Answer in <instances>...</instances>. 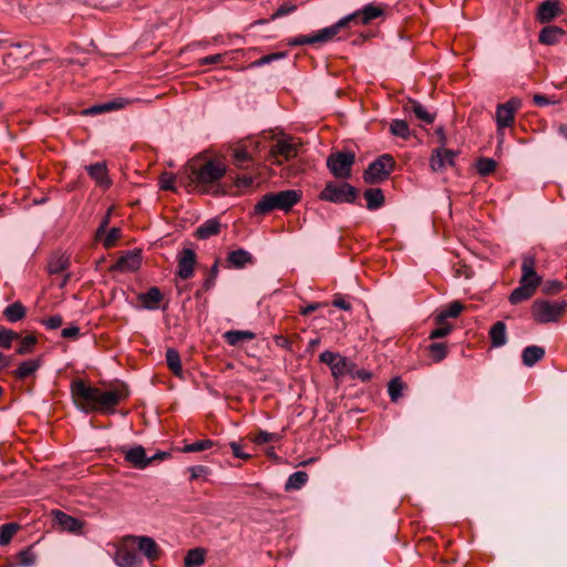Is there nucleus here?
Here are the masks:
<instances>
[{
    "label": "nucleus",
    "instance_id": "f257e3e1",
    "mask_svg": "<svg viewBox=\"0 0 567 567\" xmlns=\"http://www.w3.org/2000/svg\"><path fill=\"white\" fill-rule=\"evenodd\" d=\"M71 394L75 405L86 414L96 411H113L122 400L120 392L102 391L96 386L87 384L81 379L72 381Z\"/></svg>",
    "mask_w": 567,
    "mask_h": 567
},
{
    "label": "nucleus",
    "instance_id": "f03ea898",
    "mask_svg": "<svg viewBox=\"0 0 567 567\" xmlns=\"http://www.w3.org/2000/svg\"><path fill=\"white\" fill-rule=\"evenodd\" d=\"M226 172V165L219 159H207L203 163L190 161L184 167V173L190 184L202 193L214 195L225 193L220 190L218 183Z\"/></svg>",
    "mask_w": 567,
    "mask_h": 567
},
{
    "label": "nucleus",
    "instance_id": "7ed1b4c3",
    "mask_svg": "<svg viewBox=\"0 0 567 567\" xmlns=\"http://www.w3.org/2000/svg\"><path fill=\"white\" fill-rule=\"evenodd\" d=\"M300 199L301 193L296 189L267 193L254 206V215L265 216L275 209L287 213L298 204Z\"/></svg>",
    "mask_w": 567,
    "mask_h": 567
},
{
    "label": "nucleus",
    "instance_id": "20e7f679",
    "mask_svg": "<svg viewBox=\"0 0 567 567\" xmlns=\"http://www.w3.org/2000/svg\"><path fill=\"white\" fill-rule=\"evenodd\" d=\"M535 256L530 254L523 256L522 278L519 286L515 288L509 296L511 303L516 305L520 301L529 299L534 295L542 280V278L535 271Z\"/></svg>",
    "mask_w": 567,
    "mask_h": 567
},
{
    "label": "nucleus",
    "instance_id": "39448f33",
    "mask_svg": "<svg viewBox=\"0 0 567 567\" xmlns=\"http://www.w3.org/2000/svg\"><path fill=\"white\" fill-rule=\"evenodd\" d=\"M395 161L390 154L380 155L369 164L363 173V179L368 184H377L385 181L392 173Z\"/></svg>",
    "mask_w": 567,
    "mask_h": 567
},
{
    "label": "nucleus",
    "instance_id": "423d86ee",
    "mask_svg": "<svg viewBox=\"0 0 567 567\" xmlns=\"http://www.w3.org/2000/svg\"><path fill=\"white\" fill-rule=\"evenodd\" d=\"M358 197V189L349 183L337 185L332 182L328 183L321 190L319 198L321 200L341 204H353Z\"/></svg>",
    "mask_w": 567,
    "mask_h": 567
},
{
    "label": "nucleus",
    "instance_id": "0eeeda50",
    "mask_svg": "<svg viewBox=\"0 0 567 567\" xmlns=\"http://www.w3.org/2000/svg\"><path fill=\"white\" fill-rule=\"evenodd\" d=\"M355 162L353 152H334L327 158V167L330 173L340 179H347L351 176V168Z\"/></svg>",
    "mask_w": 567,
    "mask_h": 567
},
{
    "label": "nucleus",
    "instance_id": "6e6552de",
    "mask_svg": "<svg viewBox=\"0 0 567 567\" xmlns=\"http://www.w3.org/2000/svg\"><path fill=\"white\" fill-rule=\"evenodd\" d=\"M566 305L565 301L536 300L532 308L533 317L539 323L555 322L564 313Z\"/></svg>",
    "mask_w": 567,
    "mask_h": 567
},
{
    "label": "nucleus",
    "instance_id": "1a4fd4ad",
    "mask_svg": "<svg viewBox=\"0 0 567 567\" xmlns=\"http://www.w3.org/2000/svg\"><path fill=\"white\" fill-rule=\"evenodd\" d=\"M300 144L292 137L285 135L278 138L271 146L269 155L274 158L272 163L281 165L284 162L297 157Z\"/></svg>",
    "mask_w": 567,
    "mask_h": 567
},
{
    "label": "nucleus",
    "instance_id": "9d476101",
    "mask_svg": "<svg viewBox=\"0 0 567 567\" xmlns=\"http://www.w3.org/2000/svg\"><path fill=\"white\" fill-rule=\"evenodd\" d=\"M125 543H131L132 546L136 545L138 550L151 563L156 561L161 556V548L154 538L150 536H125Z\"/></svg>",
    "mask_w": 567,
    "mask_h": 567
},
{
    "label": "nucleus",
    "instance_id": "9b49d317",
    "mask_svg": "<svg viewBox=\"0 0 567 567\" xmlns=\"http://www.w3.org/2000/svg\"><path fill=\"white\" fill-rule=\"evenodd\" d=\"M197 256L192 248H184L177 256L176 276L187 280L194 276Z\"/></svg>",
    "mask_w": 567,
    "mask_h": 567
},
{
    "label": "nucleus",
    "instance_id": "f8f14e48",
    "mask_svg": "<svg viewBox=\"0 0 567 567\" xmlns=\"http://www.w3.org/2000/svg\"><path fill=\"white\" fill-rule=\"evenodd\" d=\"M131 543H125V537L122 545L116 549L114 561L118 567H141L143 564L142 558L137 555L134 548H130Z\"/></svg>",
    "mask_w": 567,
    "mask_h": 567
},
{
    "label": "nucleus",
    "instance_id": "ddd939ff",
    "mask_svg": "<svg viewBox=\"0 0 567 567\" xmlns=\"http://www.w3.org/2000/svg\"><path fill=\"white\" fill-rule=\"evenodd\" d=\"M520 106L522 101L517 97H512L505 104H498V130L507 127L514 122V115Z\"/></svg>",
    "mask_w": 567,
    "mask_h": 567
},
{
    "label": "nucleus",
    "instance_id": "4468645a",
    "mask_svg": "<svg viewBox=\"0 0 567 567\" xmlns=\"http://www.w3.org/2000/svg\"><path fill=\"white\" fill-rule=\"evenodd\" d=\"M456 153L447 148H436L430 157V166L434 172L442 171L454 165Z\"/></svg>",
    "mask_w": 567,
    "mask_h": 567
},
{
    "label": "nucleus",
    "instance_id": "2eb2a0df",
    "mask_svg": "<svg viewBox=\"0 0 567 567\" xmlns=\"http://www.w3.org/2000/svg\"><path fill=\"white\" fill-rule=\"evenodd\" d=\"M85 171L95 183L103 188L111 186V179L109 177L107 166L105 162H97L85 166Z\"/></svg>",
    "mask_w": 567,
    "mask_h": 567
},
{
    "label": "nucleus",
    "instance_id": "dca6fc26",
    "mask_svg": "<svg viewBox=\"0 0 567 567\" xmlns=\"http://www.w3.org/2000/svg\"><path fill=\"white\" fill-rule=\"evenodd\" d=\"M560 12L558 0H546L538 6L536 19L540 23H548Z\"/></svg>",
    "mask_w": 567,
    "mask_h": 567
},
{
    "label": "nucleus",
    "instance_id": "f3484780",
    "mask_svg": "<svg viewBox=\"0 0 567 567\" xmlns=\"http://www.w3.org/2000/svg\"><path fill=\"white\" fill-rule=\"evenodd\" d=\"M124 458L127 463L138 470H143L151 464V460H148L145 449L141 445H136L125 451Z\"/></svg>",
    "mask_w": 567,
    "mask_h": 567
},
{
    "label": "nucleus",
    "instance_id": "a211bd4d",
    "mask_svg": "<svg viewBox=\"0 0 567 567\" xmlns=\"http://www.w3.org/2000/svg\"><path fill=\"white\" fill-rule=\"evenodd\" d=\"M164 296L157 287H151L147 291L137 295V300L147 310H157Z\"/></svg>",
    "mask_w": 567,
    "mask_h": 567
},
{
    "label": "nucleus",
    "instance_id": "6ab92c4d",
    "mask_svg": "<svg viewBox=\"0 0 567 567\" xmlns=\"http://www.w3.org/2000/svg\"><path fill=\"white\" fill-rule=\"evenodd\" d=\"M328 33L329 32L323 28L315 34L298 35V37L290 38L287 40V44L290 47H298V45H305V44L326 43V42L330 41Z\"/></svg>",
    "mask_w": 567,
    "mask_h": 567
},
{
    "label": "nucleus",
    "instance_id": "aec40b11",
    "mask_svg": "<svg viewBox=\"0 0 567 567\" xmlns=\"http://www.w3.org/2000/svg\"><path fill=\"white\" fill-rule=\"evenodd\" d=\"M53 514H54L56 524H59V526L63 530L74 533V534L81 533V530L83 528V523L80 519H78L64 512H61V511H55V512H53Z\"/></svg>",
    "mask_w": 567,
    "mask_h": 567
},
{
    "label": "nucleus",
    "instance_id": "412c9836",
    "mask_svg": "<svg viewBox=\"0 0 567 567\" xmlns=\"http://www.w3.org/2000/svg\"><path fill=\"white\" fill-rule=\"evenodd\" d=\"M141 255L138 252L130 251L126 255L118 258L112 269L126 272L137 270L141 266Z\"/></svg>",
    "mask_w": 567,
    "mask_h": 567
},
{
    "label": "nucleus",
    "instance_id": "4be33fe9",
    "mask_svg": "<svg viewBox=\"0 0 567 567\" xmlns=\"http://www.w3.org/2000/svg\"><path fill=\"white\" fill-rule=\"evenodd\" d=\"M404 111L414 114L419 121L425 124H432L435 120V114L430 113L420 102L415 100H410L404 105Z\"/></svg>",
    "mask_w": 567,
    "mask_h": 567
},
{
    "label": "nucleus",
    "instance_id": "5701e85b",
    "mask_svg": "<svg viewBox=\"0 0 567 567\" xmlns=\"http://www.w3.org/2000/svg\"><path fill=\"white\" fill-rule=\"evenodd\" d=\"M352 24H355V25L361 24L359 10L341 18L338 22H336L334 24L327 27L324 29L329 32L328 33L329 40H332L339 33V31L341 29L348 28Z\"/></svg>",
    "mask_w": 567,
    "mask_h": 567
},
{
    "label": "nucleus",
    "instance_id": "b1692460",
    "mask_svg": "<svg viewBox=\"0 0 567 567\" xmlns=\"http://www.w3.org/2000/svg\"><path fill=\"white\" fill-rule=\"evenodd\" d=\"M127 103L128 102L126 100L118 97V99H115V100H112V101H109V102H105L102 104L93 105V106L84 110L83 113L86 115H96V114L122 109Z\"/></svg>",
    "mask_w": 567,
    "mask_h": 567
},
{
    "label": "nucleus",
    "instance_id": "393cba45",
    "mask_svg": "<svg viewBox=\"0 0 567 567\" xmlns=\"http://www.w3.org/2000/svg\"><path fill=\"white\" fill-rule=\"evenodd\" d=\"M227 262L234 268H244L254 262V257L249 251L239 248L228 254Z\"/></svg>",
    "mask_w": 567,
    "mask_h": 567
},
{
    "label": "nucleus",
    "instance_id": "a878e982",
    "mask_svg": "<svg viewBox=\"0 0 567 567\" xmlns=\"http://www.w3.org/2000/svg\"><path fill=\"white\" fill-rule=\"evenodd\" d=\"M220 231V223L216 218H212L197 227L195 237L200 240L208 239L212 236L218 235Z\"/></svg>",
    "mask_w": 567,
    "mask_h": 567
},
{
    "label": "nucleus",
    "instance_id": "bb28decb",
    "mask_svg": "<svg viewBox=\"0 0 567 567\" xmlns=\"http://www.w3.org/2000/svg\"><path fill=\"white\" fill-rule=\"evenodd\" d=\"M564 35V30L557 25H547L539 32V42L546 45H553L559 42Z\"/></svg>",
    "mask_w": 567,
    "mask_h": 567
},
{
    "label": "nucleus",
    "instance_id": "cd10ccee",
    "mask_svg": "<svg viewBox=\"0 0 567 567\" xmlns=\"http://www.w3.org/2000/svg\"><path fill=\"white\" fill-rule=\"evenodd\" d=\"M256 338L252 331L230 330L224 333V339L229 346H239L244 341H250Z\"/></svg>",
    "mask_w": 567,
    "mask_h": 567
},
{
    "label": "nucleus",
    "instance_id": "c85d7f7f",
    "mask_svg": "<svg viewBox=\"0 0 567 567\" xmlns=\"http://www.w3.org/2000/svg\"><path fill=\"white\" fill-rule=\"evenodd\" d=\"M363 196L369 210L379 209L384 204V195L381 188H368L364 190Z\"/></svg>",
    "mask_w": 567,
    "mask_h": 567
},
{
    "label": "nucleus",
    "instance_id": "c756f323",
    "mask_svg": "<svg viewBox=\"0 0 567 567\" xmlns=\"http://www.w3.org/2000/svg\"><path fill=\"white\" fill-rule=\"evenodd\" d=\"M545 355V350L538 346H529L523 350L522 360L526 367H533Z\"/></svg>",
    "mask_w": 567,
    "mask_h": 567
},
{
    "label": "nucleus",
    "instance_id": "7c9ffc66",
    "mask_svg": "<svg viewBox=\"0 0 567 567\" xmlns=\"http://www.w3.org/2000/svg\"><path fill=\"white\" fill-rule=\"evenodd\" d=\"M464 309V305L455 300L451 302L445 309H442L435 317L436 324H443L447 318H456Z\"/></svg>",
    "mask_w": 567,
    "mask_h": 567
},
{
    "label": "nucleus",
    "instance_id": "2f4dec72",
    "mask_svg": "<svg viewBox=\"0 0 567 567\" xmlns=\"http://www.w3.org/2000/svg\"><path fill=\"white\" fill-rule=\"evenodd\" d=\"M360 23L369 24L372 20H375L384 14L383 9L374 3H368L359 10Z\"/></svg>",
    "mask_w": 567,
    "mask_h": 567
},
{
    "label": "nucleus",
    "instance_id": "473e14b6",
    "mask_svg": "<svg viewBox=\"0 0 567 567\" xmlns=\"http://www.w3.org/2000/svg\"><path fill=\"white\" fill-rule=\"evenodd\" d=\"M41 367L40 360H27L20 363L14 371V375L19 380H24L35 373Z\"/></svg>",
    "mask_w": 567,
    "mask_h": 567
},
{
    "label": "nucleus",
    "instance_id": "72a5a7b5",
    "mask_svg": "<svg viewBox=\"0 0 567 567\" xmlns=\"http://www.w3.org/2000/svg\"><path fill=\"white\" fill-rule=\"evenodd\" d=\"M165 359L168 369L174 373V375L181 378L183 375V368L178 351L174 348H168L166 350Z\"/></svg>",
    "mask_w": 567,
    "mask_h": 567
},
{
    "label": "nucleus",
    "instance_id": "f704fd0d",
    "mask_svg": "<svg viewBox=\"0 0 567 567\" xmlns=\"http://www.w3.org/2000/svg\"><path fill=\"white\" fill-rule=\"evenodd\" d=\"M25 313L27 309L20 301H16L9 305L3 310V316L10 322H17L22 320L25 317Z\"/></svg>",
    "mask_w": 567,
    "mask_h": 567
},
{
    "label": "nucleus",
    "instance_id": "c9c22d12",
    "mask_svg": "<svg viewBox=\"0 0 567 567\" xmlns=\"http://www.w3.org/2000/svg\"><path fill=\"white\" fill-rule=\"evenodd\" d=\"M206 551L203 548L189 549L184 558L185 567H200L205 563Z\"/></svg>",
    "mask_w": 567,
    "mask_h": 567
},
{
    "label": "nucleus",
    "instance_id": "e433bc0d",
    "mask_svg": "<svg viewBox=\"0 0 567 567\" xmlns=\"http://www.w3.org/2000/svg\"><path fill=\"white\" fill-rule=\"evenodd\" d=\"M390 132L392 135L401 137L403 140H409L411 136L409 124L404 120H393L390 124Z\"/></svg>",
    "mask_w": 567,
    "mask_h": 567
},
{
    "label": "nucleus",
    "instance_id": "4c0bfd02",
    "mask_svg": "<svg viewBox=\"0 0 567 567\" xmlns=\"http://www.w3.org/2000/svg\"><path fill=\"white\" fill-rule=\"evenodd\" d=\"M308 481V474L303 471L292 473L285 485L286 491L300 489Z\"/></svg>",
    "mask_w": 567,
    "mask_h": 567
},
{
    "label": "nucleus",
    "instance_id": "58836bf2",
    "mask_svg": "<svg viewBox=\"0 0 567 567\" xmlns=\"http://www.w3.org/2000/svg\"><path fill=\"white\" fill-rule=\"evenodd\" d=\"M427 350L434 362H440L447 355V346L444 342H432Z\"/></svg>",
    "mask_w": 567,
    "mask_h": 567
},
{
    "label": "nucleus",
    "instance_id": "ea45409f",
    "mask_svg": "<svg viewBox=\"0 0 567 567\" xmlns=\"http://www.w3.org/2000/svg\"><path fill=\"white\" fill-rule=\"evenodd\" d=\"M18 529H19V526L16 523H9V524L1 525L0 526V545L1 546L8 545L11 542L12 537L14 536V534L17 533Z\"/></svg>",
    "mask_w": 567,
    "mask_h": 567
},
{
    "label": "nucleus",
    "instance_id": "a19ab883",
    "mask_svg": "<svg viewBox=\"0 0 567 567\" xmlns=\"http://www.w3.org/2000/svg\"><path fill=\"white\" fill-rule=\"evenodd\" d=\"M215 444L216 443L213 440H209V439L199 440V441L193 442L190 444H186L182 449V451L184 453H196V452H202V451L212 449L213 446H215Z\"/></svg>",
    "mask_w": 567,
    "mask_h": 567
},
{
    "label": "nucleus",
    "instance_id": "79ce46f5",
    "mask_svg": "<svg viewBox=\"0 0 567 567\" xmlns=\"http://www.w3.org/2000/svg\"><path fill=\"white\" fill-rule=\"evenodd\" d=\"M234 163L239 168H247L249 163L251 162V156L249 153L243 147H236L233 151Z\"/></svg>",
    "mask_w": 567,
    "mask_h": 567
},
{
    "label": "nucleus",
    "instance_id": "37998d69",
    "mask_svg": "<svg viewBox=\"0 0 567 567\" xmlns=\"http://www.w3.org/2000/svg\"><path fill=\"white\" fill-rule=\"evenodd\" d=\"M38 340L33 334L25 336L20 340L19 347L17 348V354L24 355L33 351Z\"/></svg>",
    "mask_w": 567,
    "mask_h": 567
},
{
    "label": "nucleus",
    "instance_id": "c03bdc74",
    "mask_svg": "<svg viewBox=\"0 0 567 567\" xmlns=\"http://www.w3.org/2000/svg\"><path fill=\"white\" fill-rule=\"evenodd\" d=\"M476 169L481 176H487L496 169V162L493 158H480L476 162Z\"/></svg>",
    "mask_w": 567,
    "mask_h": 567
},
{
    "label": "nucleus",
    "instance_id": "a18cd8bd",
    "mask_svg": "<svg viewBox=\"0 0 567 567\" xmlns=\"http://www.w3.org/2000/svg\"><path fill=\"white\" fill-rule=\"evenodd\" d=\"M20 336L18 332L2 328L0 330V348L9 349L14 340L19 339Z\"/></svg>",
    "mask_w": 567,
    "mask_h": 567
},
{
    "label": "nucleus",
    "instance_id": "49530a36",
    "mask_svg": "<svg viewBox=\"0 0 567 567\" xmlns=\"http://www.w3.org/2000/svg\"><path fill=\"white\" fill-rule=\"evenodd\" d=\"M298 9V6L291 1L282 2L279 8L271 14L270 20L274 21L281 17L293 13Z\"/></svg>",
    "mask_w": 567,
    "mask_h": 567
},
{
    "label": "nucleus",
    "instance_id": "de8ad7c7",
    "mask_svg": "<svg viewBox=\"0 0 567 567\" xmlns=\"http://www.w3.org/2000/svg\"><path fill=\"white\" fill-rule=\"evenodd\" d=\"M68 266H69L68 259L61 256V257L51 259L49 262L48 269H49L50 274L55 275V274H61L62 271H64L68 268Z\"/></svg>",
    "mask_w": 567,
    "mask_h": 567
},
{
    "label": "nucleus",
    "instance_id": "09e8293b",
    "mask_svg": "<svg viewBox=\"0 0 567 567\" xmlns=\"http://www.w3.org/2000/svg\"><path fill=\"white\" fill-rule=\"evenodd\" d=\"M403 383L399 378H394L389 382L388 393L392 401H398L402 395Z\"/></svg>",
    "mask_w": 567,
    "mask_h": 567
},
{
    "label": "nucleus",
    "instance_id": "8fccbe9b",
    "mask_svg": "<svg viewBox=\"0 0 567 567\" xmlns=\"http://www.w3.org/2000/svg\"><path fill=\"white\" fill-rule=\"evenodd\" d=\"M280 440V435L277 434V433H270V432H267V431H262V430H259L255 437H254V442L256 444H266V443H269V442H278Z\"/></svg>",
    "mask_w": 567,
    "mask_h": 567
},
{
    "label": "nucleus",
    "instance_id": "3c124183",
    "mask_svg": "<svg viewBox=\"0 0 567 567\" xmlns=\"http://www.w3.org/2000/svg\"><path fill=\"white\" fill-rule=\"evenodd\" d=\"M35 554L30 549H23L18 554L19 564L22 567H30L35 563Z\"/></svg>",
    "mask_w": 567,
    "mask_h": 567
},
{
    "label": "nucleus",
    "instance_id": "603ef678",
    "mask_svg": "<svg viewBox=\"0 0 567 567\" xmlns=\"http://www.w3.org/2000/svg\"><path fill=\"white\" fill-rule=\"evenodd\" d=\"M285 56H286L285 52H276V53L266 54V55L259 58L258 60L254 61L251 63V66H262V65L269 64L274 61L284 59Z\"/></svg>",
    "mask_w": 567,
    "mask_h": 567
},
{
    "label": "nucleus",
    "instance_id": "864d4df0",
    "mask_svg": "<svg viewBox=\"0 0 567 567\" xmlns=\"http://www.w3.org/2000/svg\"><path fill=\"white\" fill-rule=\"evenodd\" d=\"M347 368V359L342 355L337 359V361L333 362V364L330 367L331 373L334 378H339L344 375Z\"/></svg>",
    "mask_w": 567,
    "mask_h": 567
},
{
    "label": "nucleus",
    "instance_id": "5fc2aeb1",
    "mask_svg": "<svg viewBox=\"0 0 567 567\" xmlns=\"http://www.w3.org/2000/svg\"><path fill=\"white\" fill-rule=\"evenodd\" d=\"M159 187L163 190H175V176L172 173H163L159 178Z\"/></svg>",
    "mask_w": 567,
    "mask_h": 567
},
{
    "label": "nucleus",
    "instance_id": "6e6d98bb",
    "mask_svg": "<svg viewBox=\"0 0 567 567\" xmlns=\"http://www.w3.org/2000/svg\"><path fill=\"white\" fill-rule=\"evenodd\" d=\"M121 237V229L117 228V227H113L110 229V231L107 233V235L105 236L104 240H103V245L105 248H112L113 246H115L116 244V240Z\"/></svg>",
    "mask_w": 567,
    "mask_h": 567
},
{
    "label": "nucleus",
    "instance_id": "4d7b16f0",
    "mask_svg": "<svg viewBox=\"0 0 567 567\" xmlns=\"http://www.w3.org/2000/svg\"><path fill=\"white\" fill-rule=\"evenodd\" d=\"M41 323L48 329V330H55L59 329L63 323V318L61 315H54L47 319H42Z\"/></svg>",
    "mask_w": 567,
    "mask_h": 567
},
{
    "label": "nucleus",
    "instance_id": "13d9d810",
    "mask_svg": "<svg viewBox=\"0 0 567 567\" xmlns=\"http://www.w3.org/2000/svg\"><path fill=\"white\" fill-rule=\"evenodd\" d=\"M439 327L431 331L430 339H440L446 337L452 331V326L444 321L443 324H437Z\"/></svg>",
    "mask_w": 567,
    "mask_h": 567
},
{
    "label": "nucleus",
    "instance_id": "bf43d9fd",
    "mask_svg": "<svg viewBox=\"0 0 567 567\" xmlns=\"http://www.w3.org/2000/svg\"><path fill=\"white\" fill-rule=\"evenodd\" d=\"M533 101L537 106L540 107L558 103V100L548 97L544 94H535L533 96Z\"/></svg>",
    "mask_w": 567,
    "mask_h": 567
},
{
    "label": "nucleus",
    "instance_id": "052dcab7",
    "mask_svg": "<svg viewBox=\"0 0 567 567\" xmlns=\"http://www.w3.org/2000/svg\"><path fill=\"white\" fill-rule=\"evenodd\" d=\"M215 284H216V279L208 274V276L205 278V280L202 284V288L196 291L195 297L199 298L202 296V293L210 290L215 286Z\"/></svg>",
    "mask_w": 567,
    "mask_h": 567
},
{
    "label": "nucleus",
    "instance_id": "680f3d73",
    "mask_svg": "<svg viewBox=\"0 0 567 567\" xmlns=\"http://www.w3.org/2000/svg\"><path fill=\"white\" fill-rule=\"evenodd\" d=\"M190 472V480H197L198 477L206 475L209 473V468L204 465H195L188 468Z\"/></svg>",
    "mask_w": 567,
    "mask_h": 567
},
{
    "label": "nucleus",
    "instance_id": "e2e57ef3",
    "mask_svg": "<svg viewBox=\"0 0 567 567\" xmlns=\"http://www.w3.org/2000/svg\"><path fill=\"white\" fill-rule=\"evenodd\" d=\"M80 336V328L78 326H71L62 329L61 337L64 339L75 340Z\"/></svg>",
    "mask_w": 567,
    "mask_h": 567
},
{
    "label": "nucleus",
    "instance_id": "0e129e2a",
    "mask_svg": "<svg viewBox=\"0 0 567 567\" xmlns=\"http://www.w3.org/2000/svg\"><path fill=\"white\" fill-rule=\"evenodd\" d=\"M340 354L331 351H323L320 353V362L326 363L327 365L331 367L337 359H339Z\"/></svg>",
    "mask_w": 567,
    "mask_h": 567
},
{
    "label": "nucleus",
    "instance_id": "69168bd1",
    "mask_svg": "<svg viewBox=\"0 0 567 567\" xmlns=\"http://www.w3.org/2000/svg\"><path fill=\"white\" fill-rule=\"evenodd\" d=\"M224 55L223 54H213L207 55L205 58L199 59L198 64L199 65H207V64H217L223 62Z\"/></svg>",
    "mask_w": 567,
    "mask_h": 567
},
{
    "label": "nucleus",
    "instance_id": "338daca9",
    "mask_svg": "<svg viewBox=\"0 0 567 567\" xmlns=\"http://www.w3.org/2000/svg\"><path fill=\"white\" fill-rule=\"evenodd\" d=\"M229 446H230V449L233 451L234 456H236L237 458H241V460L250 458L249 454L241 452V447H240L239 443L230 442Z\"/></svg>",
    "mask_w": 567,
    "mask_h": 567
},
{
    "label": "nucleus",
    "instance_id": "774afa93",
    "mask_svg": "<svg viewBox=\"0 0 567 567\" xmlns=\"http://www.w3.org/2000/svg\"><path fill=\"white\" fill-rule=\"evenodd\" d=\"M332 305L334 307L346 310V311L351 310V303L349 301H347L344 298H342L341 296H337L333 299Z\"/></svg>",
    "mask_w": 567,
    "mask_h": 567
}]
</instances>
